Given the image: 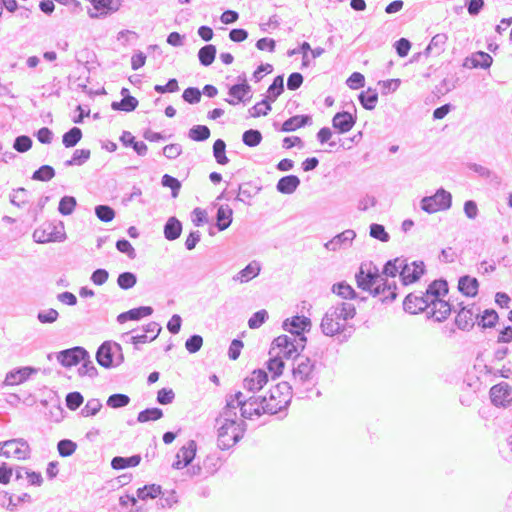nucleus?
<instances>
[{"instance_id":"nucleus-1","label":"nucleus","mask_w":512,"mask_h":512,"mask_svg":"<svg viewBox=\"0 0 512 512\" xmlns=\"http://www.w3.org/2000/svg\"><path fill=\"white\" fill-rule=\"evenodd\" d=\"M282 327L291 335H280L275 338L269 352L275 349H279V352H302L307 342L304 333L310 330L311 320L305 316L296 315L286 319Z\"/></svg>"},{"instance_id":"nucleus-2","label":"nucleus","mask_w":512,"mask_h":512,"mask_svg":"<svg viewBox=\"0 0 512 512\" xmlns=\"http://www.w3.org/2000/svg\"><path fill=\"white\" fill-rule=\"evenodd\" d=\"M292 399V387L288 382H280L269 391V398L262 397V410L274 415L288 408Z\"/></svg>"},{"instance_id":"nucleus-3","label":"nucleus","mask_w":512,"mask_h":512,"mask_svg":"<svg viewBox=\"0 0 512 512\" xmlns=\"http://www.w3.org/2000/svg\"><path fill=\"white\" fill-rule=\"evenodd\" d=\"M319 367L320 365L307 356V354H295L293 358V376L302 383L310 382L315 384Z\"/></svg>"},{"instance_id":"nucleus-4","label":"nucleus","mask_w":512,"mask_h":512,"mask_svg":"<svg viewBox=\"0 0 512 512\" xmlns=\"http://www.w3.org/2000/svg\"><path fill=\"white\" fill-rule=\"evenodd\" d=\"M452 205V195L443 188H439L434 195L421 199V209L429 214L441 210H448Z\"/></svg>"},{"instance_id":"nucleus-5","label":"nucleus","mask_w":512,"mask_h":512,"mask_svg":"<svg viewBox=\"0 0 512 512\" xmlns=\"http://www.w3.org/2000/svg\"><path fill=\"white\" fill-rule=\"evenodd\" d=\"M321 329L326 336L338 335L339 341H343L350 336L353 328L335 320L332 312H326L321 322Z\"/></svg>"},{"instance_id":"nucleus-6","label":"nucleus","mask_w":512,"mask_h":512,"mask_svg":"<svg viewBox=\"0 0 512 512\" xmlns=\"http://www.w3.org/2000/svg\"><path fill=\"white\" fill-rule=\"evenodd\" d=\"M459 311L455 318V324L461 330H470L474 327V319H478L480 308L475 304L464 306L463 303L457 304Z\"/></svg>"},{"instance_id":"nucleus-7","label":"nucleus","mask_w":512,"mask_h":512,"mask_svg":"<svg viewBox=\"0 0 512 512\" xmlns=\"http://www.w3.org/2000/svg\"><path fill=\"white\" fill-rule=\"evenodd\" d=\"M5 450L1 449V456L9 458L11 456L17 459H27L30 456V448L23 438L11 439L3 442Z\"/></svg>"},{"instance_id":"nucleus-8","label":"nucleus","mask_w":512,"mask_h":512,"mask_svg":"<svg viewBox=\"0 0 512 512\" xmlns=\"http://www.w3.org/2000/svg\"><path fill=\"white\" fill-rule=\"evenodd\" d=\"M489 395L494 406L505 408L512 403V387L506 382L492 386Z\"/></svg>"},{"instance_id":"nucleus-9","label":"nucleus","mask_w":512,"mask_h":512,"mask_svg":"<svg viewBox=\"0 0 512 512\" xmlns=\"http://www.w3.org/2000/svg\"><path fill=\"white\" fill-rule=\"evenodd\" d=\"M197 451V443L194 440H189L184 446H182L175 456V461L172 463V468L176 470H181L187 466H189L195 456Z\"/></svg>"},{"instance_id":"nucleus-10","label":"nucleus","mask_w":512,"mask_h":512,"mask_svg":"<svg viewBox=\"0 0 512 512\" xmlns=\"http://www.w3.org/2000/svg\"><path fill=\"white\" fill-rule=\"evenodd\" d=\"M33 239L37 243L61 242L65 239V233L57 230V226L48 223L33 232Z\"/></svg>"},{"instance_id":"nucleus-11","label":"nucleus","mask_w":512,"mask_h":512,"mask_svg":"<svg viewBox=\"0 0 512 512\" xmlns=\"http://www.w3.org/2000/svg\"><path fill=\"white\" fill-rule=\"evenodd\" d=\"M424 272L425 265L423 261H412L408 263V260L405 259L401 271L402 283L404 285L414 283L420 279Z\"/></svg>"},{"instance_id":"nucleus-12","label":"nucleus","mask_w":512,"mask_h":512,"mask_svg":"<svg viewBox=\"0 0 512 512\" xmlns=\"http://www.w3.org/2000/svg\"><path fill=\"white\" fill-rule=\"evenodd\" d=\"M431 300L426 299L424 292L410 293L403 302V308L410 314H417L424 310H428Z\"/></svg>"},{"instance_id":"nucleus-13","label":"nucleus","mask_w":512,"mask_h":512,"mask_svg":"<svg viewBox=\"0 0 512 512\" xmlns=\"http://www.w3.org/2000/svg\"><path fill=\"white\" fill-rule=\"evenodd\" d=\"M38 372L37 368L32 366H23L17 367L10 370L4 379V386H15L24 383L27 381L32 375Z\"/></svg>"},{"instance_id":"nucleus-14","label":"nucleus","mask_w":512,"mask_h":512,"mask_svg":"<svg viewBox=\"0 0 512 512\" xmlns=\"http://www.w3.org/2000/svg\"><path fill=\"white\" fill-rule=\"evenodd\" d=\"M397 286L396 283L389 282L387 278L384 277L383 281L377 282V284L372 287L369 292L373 296H382V302H392L397 297Z\"/></svg>"},{"instance_id":"nucleus-15","label":"nucleus","mask_w":512,"mask_h":512,"mask_svg":"<svg viewBox=\"0 0 512 512\" xmlns=\"http://www.w3.org/2000/svg\"><path fill=\"white\" fill-rule=\"evenodd\" d=\"M356 237V233L352 229H347L324 244V247L329 251H337L340 249L348 248L352 245L353 240Z\"/></svg>"},{"instance_id":"nucleus-16","label":"nucleus","mask_w":512,"mask_h":512,"mask_svg":"<svg viewBox=\"0 0 512 512\" xmlns=\"http://www.w3.org/2000/svg\"><path fill=\"white\" fill-rule=\"evenodd\" d=\"M356 282L357 286L365 291H369L374 287L377 282L383 281L384 277L378 273V270L375 269L372 271H364L363 265L360 266L359 271L356 273Z\"/></svg>"},{"instance_id":"nucleus-17","label":"nucleus","mask_w":512,"mask_h":512,"mask_svg":"<svg viewBox=\"0 0 512 512\" xmlns=\"http://www.w3.org/2000/svg\"><path fill=\"white\" fill-rule=\"evenodd\" d=\"M493 63V58L490 54L484 51H477L472 53V55L466 57L463 61L462 66L468 69H488Z\"/></svg>"},{"instance_id":"nucleus-18","label":"nucleus","mask_w":512,"mask_h":512,"mask_svg":"<svg viewBox=\"0 0 512 512\" xmlns=\"http://www.w3.org/2000/svg\"><path fill=\"white\" fill-rule=\"evenodd\" d=\"M356 115H352L348 111L338 112L332 118L333 128L340 134L349 132L355 125Z\"/></svg>"},{"instance_id":"nucleus-19","label":"nucleus","mask_w":512,"mask_h":512,"mask_svg":"<svg viewBox=\"0 0 512 512\" xmlns=\"http://www.w3.org/2000/svg\"><path fill=\"white\" fill-rule=\"evenodd\" d=\"M268 382V374L263 369L254 370L243 381V387L249 392H257Z\"/></svg>"},{"instance_id":"nucleus-20","label":"nucleus","mask_w":512,"mask_h":512,"mask_svg":"<svg viewBox=\"0 0 512 512\" xmlns=\"http://www.w3.org/2000/svg\"><path fill=\"white\" fill-rule=\"evenodd\" d=\"M93 8L98 13H92L89 11V16L91 18L105 17L110 15L116 11H118L120 7L119 1L114 0H89Z\"/></svg>"},{"instance_id":"nucleus-21","label":"nucleus","mask_w":512,"mask_h":512,"mask_svg":"<svg viewBox=\"0 0 512 512\" xmlns=\"http://www.w3.org/2000/svg\"><path fill=\"white\" fill-rule=\"evenodd\" d=\"M228 94L233 98L225 100L230 105H236L240 101H249L252 98L251 86L248 83L234 84L229 88Z\"/></svg>"},{"instance_id":"nucleus-22","label":"nucleus","mask_w":512,"mask_h":512,"mask_svg":"<svg viewBox=\"0 0 512 512\" xmlns=\"http://www.w3.org/2000/svg\"><path fill=\"white\" fill-rule=\"evenodd\" d=\"M428 317H433L436 321L441 322L445 320L452 311V305L442 299H436L429 304Z\"/></svg>"},{"instance_id":"nucleus-23","label":"nucleus","mask_w":512,"mask_h":512,"mask_svg":"<svg viewBox=\"0 0 512 512\" xmlns=\"http://www.w3.org/2000/svg\"><path fill=\"white\" fill-rule=\"evenodd\" d=\"M327 312H332L333 318L339 322L346 323L356 315L355 306L351 303L340 302L330 307Z\"/></svg>"},{"instance_id":"nucleus-24","label":"nucleus","mask_w":512,"mask_h":512,"mask_svg":"<svg viewBox=\"0 0 512 512\" xmlns=\"http://www.w3.org/2000/svg\"><path fill=\"white\" fill-rule=\"evenodd\" d=\"M235 441V431L228 424H221L218 428L217 444L221 450H227L237 444Z\"/></svg>"},{"instance_id":"nucleus-25","label":"nucleus","mask_w":512,"mask_h":512,"mask_svg":"<svg viewBox=\"0 0 512 512\" xmlns=\"http://www.w3.org/2000/svg\"><path fill=\"white\" fill-rule=\"evenodd\" d=\"M448 41V36L445 33H438L434 35L428 44V46L424 50L425 56L435 55L439 56L446 49V44Z\"/></svg>"},{"instance_id":"nucleus-26","label":"nucleus","mask_w":512,"mask_h":512,"mask_svg":"<svg viewBox=\"0 0 512 512\" xmlns=\"http://www.w3.org/2000/svg\"><path fill=\"white\" fill-rule=\"evenodd\" d=\"M120 339L123 343L133 344L134 345L133 348L135 350L141 349L140 344H144V343L152 341V340H150V336L148 334L144 333L142 330H137V329L123 333L121 335Z\"/></svg>"},{"instance_id":"nucleus-27","label":"nucleus","mask_w":512,"mask_h":512,"mask_svg":"<svg viewBox=\"0 0 512 512\" xmlns=\"http://www.w3.org/2000/svg\"><path fill=\"white\" fill-rule=\"evenodd\" d=\"M153 313V308L150 306H140L130 309L126 312L120 313L117 316V321L122 324L129 320H140L143 317L150 316Z\"/></svg>"},{"instance_id":"nucleus-28","label":"nucleus","mask_w":512,"mask_h":512,"mask_svg":"<svg viewBox=\"0 0 512 512\" xmlns=\"http://www.w3.org/2000/svg\"><path fill=\"white\" fill-rule=\"evenodd\" d=\"M448 283L444 279L434 280L430 283L424 292L426 299L428 300H436L441 299L440 297L446 295L448 293Z\"/></svg>"},{"instance_id":"nucleus-29","label":"nucleus","mask_w":512,"mask_h":512,"mask_svg":"<svg viewBox=\"0 0 512 512\" xmlns=\"http://www.w3.org/2000/svg\"><path fill=\"white\" fill-rule=\"evenodd\" d=\"M23 502H31V496L28 493L14 496L8 492H3L0 495V505L6 507L9 511H15L17 506Z\"/></svg>"},{"instance_id":"nucleus-30","label":"nucleus","mask_w":512,"mask_h":512,"mask_svg":"<svg viewBox=\"0 0 512 512\" xmlns=\"http://www.w3.org/2000/svg\"><path fill=\"white\" fill-rule=\"evenodd\" d=\"M479 282L475 277L469 275L461 276L458 280V290L465 296L474 297L477 295Z\"/></svg>"},{"instance_id":"nucleus-31","label":"nucleus","mask_w":512,"mask_h":512,"mask_svg":"<svg viewBox=\"0 0 512 512\" xmlns=\"http://www.w3.org/2000/svg\"><path fill=\"white\" fill-rule=\"evenodd\" d=\"M261 265L258 261H251L245 268L240 270L234 277V281L246 283L260 274Z\"/></svg>"},{"instance_id":"nucleus-32","label":"nucleus","mask_w":512,"mask_h":512,"mask_svg":"<svg viewBox=\"0 0 512 512\" xmlns=\"http://www.w3.org/2000/svg\"><path fill=\"white\" fill-rule=\"evenodd\" d=\"M300 183L299 177L291 174L281 177L276 184V189L281 194H292L297 190Z\"/></svg>"},{"instance_id":"nucleus-33","label":"nucleus","mask_w":512,"mask_h":512,"mask_svg":"<svg viewBox=\"0 0 512 512\" xmlns=\"http://www.w3.org/2000/svg\"><path fill=\"white\" fill-rule=\"evenodd\" d=\"M120 141L125 147H132L139 156H145L147 154V145L143 141H137L129 131L122 132Z\"/></svg>"},{"instance_id":"nucleus-34","label":"nucleus","mask_w":512,"mask_h":512,"mask_svg":"<svg viewBox=\"0 0 512 512\" xmlns=\"http://www.w3.org/2000/svg\"><path fill=\"white\" fill-rule=\"evenodd\" d=\"M311 123L312 118L310 115H295L284 121L280 130L282 132H291L306 125H310Z\"/></svg>"},{"instance_id":"nucleus-35","label":"nucleus","mask_w":512,"mask_h":512,"mask_svg":"<svg viewBox=\"0 0 512 512\" xmlns=\"http://www.w3.org/2000/svg\"><path fill=\"white\" fill-rule=\"evenodd\" d=\"M248 398H245L243 393L238 391L234 395H230L227 400H234V404L236 408H240L241 416L245 419H251L254 414H259V408H247V405L245 404L246 400Z\"/></svg>"},{"instance_id":"nucleus-36","label":"nucleus","mask_w":512,"mask_h":512,"mask_svg":"<svg viewBox=\"0 0 512 512\" xmlns=\"http://www.w3.org/2000/svg\"><path fill=\"white\" fill-rule=\"evenodd\" d=\"M233 210L228 205H221L216 213V227L219 231L226 230L232 223Z\"/></svg>"},{"instance_id":"nucleus-37","label":"nucleus","mask_w":512,"mask_h":512,"mask_svg":"<svg viewBox=\"0 0 512 512\" xmlns=\"http://www.w3.org/2000/svg\"><path fill=\"white\" fill-rule=\"evenodd\" d=\"M164 237L169 241L178 239L182 232V223L176 217H170L164 225Z\"/></svg>"},{"instance_id":"nucleus-38","label":"nucleus","mask_w":512,"mask_h":512,"mask_svg":"<svg viewBox=\"0 0 512 512\" xmlns=\"http://www.w3.org/2000/svg\"><path fill=\"white\" fill-rule=\"evenodd\" d=\"M140 462L141 456L139 454L130 457L115 456L111 460V467L115 470H122L129 467H136Z\"/></svg>"},{"instance_id":"nucleus-39","label":"nucleus","mask_w":512,"mask_h":512,"mask_svg":"<svg viewBox=\"0 0 512 512\" xmlns=\"http://www.w3.org/2000/svg\"><path fill=\"white\" fill-rule=\"evenodd\" d=\"M97 363L106 368L119 366L124 362V354H95Z\"/></svg>"},{"instance_id":"nucleus-40","label":"nucleus","mask_w":512,"mask_h":512,"mask_svg":"<svg viewBox=\"0 0 512 512\" xmlns=\"http://www.w3.org/2000/svg\"><path fill=\"white\" fill-rule=\"evenodd\" d=\"M358 100L364 109L373 110L378 102V93L375 89L368 88L366 91L360 92Z\"/></svg>"},{"instance_id":"nucleus-41","label":"nucleus","mask_w":512,"mask_h":512,"mask_svg":"<svg viewBox=\"0 0 512 512\" xmlns=\"http://www.w3.org/2000/svg\"><path fill=\"white\" fill-rule=\"evenodd\" d=\"M284 92V75H278L274 78L272 84L268 87L267 97L269 102H274Z\"/></svg>"},{"instance_id":"nucleus-42","label":"nucleus","mask_w":512,"mask_h":512,"mask_svg":"<svg viewBox=\"0 0 512 512\" xmlns=\"http://www.w3.org/2000/svg\"><path fill=\"white\" fill-rule=\"evenodd\" d=\"M404 261L405 258H395L393 260L387 261L383 267L382 276L392 278H394L397 274L401 276Z\"/></svg>"},{"instance_id":"nucleus-43","label":"nucleus","mask_w":512,"mask_h":512,"mask_svg":"<svg viewBox=\"0 0 512 512\" xmlns=\"http://www.w3.org/2000/svg\"><path fill=\"white\" fill-rule=\"evenodd\" d=\"M163 410L158 407L146 408L137 415V422L146 423L149 421H157L163 417Z\"/></svg>"},{"instance_id":"nucleus-44","label":"nucleus","mask_w":512,"mask_h":512,"mask_svg":"<svg viewBox=\"0 0 512 512\" xmlns=\"http://www.w3.org/2000/svg\"><path fill=\"white\" fill-rule=\"evenodd\" d=\"M216 47L212 44H208L200 48L198 51V58L203 66H210L216 57Z\"/></svg>"},{"instance_id":"nucleus-45","label":"nucleus","mask_w":512,"mask_h":512,"mask_svg":"<svg viewBox=\"0 0 512 512\" xmlns=\"http://www.w3.org/2000/svg\"><path fill=\"white\" fill-rule=\"evenodd\" d=\"M499 316L494 309H486L483 313L478 317V325L481 328H492L496 325Z\"/></svg>"},{"instance_id":"nucleus-46","label":"nucleus","mask_w":512,"mask_h":512,"mask_svg":"<svg viewBox=\"0 0 512 512\" xmlns=\"http://www.w3.org/2000/svg\"><path fill=\"white\" fill-rule=\"evenodd\" d=\"M162 493V488L157 484L145 485L136 491L137 497L141 500L154 499Z\"/></svg>"},{"instance_id":"nucleus-47","label":"nucleus","mask_w":512,"mask_h":512,"mask_svg":"<svg viewBox=\"0 0 512 512\" xmlns=\"http://www.w3.org/2000/svg\"><path fill=\"white\" fill-rule=\"evenodd\" d=\"M138 106V100L133 96H125V98H122L121 101H114L111 104V108L114 111H125V112H132L134 111Z\"/></svg>"},{"instance_id":"nucleus-48","label":"nucleus","mask_w":512,"mask_h":512,"mask_svg":"<svg viewBox=\"0 0 512 512\" xmlns=\"http://www.w3.org/2000/svg\"><path fill=\"white\" fill-rule=\"evenodd\" d=\"M211 135V131L206 125H194L189 129L188 137L196 142L206 141Z\"/></svg>"},{"instance_id":"nucleus-49","label":"nucleus","mask_w":512,"mask_h":512,"mask_svg":"<svg viewBox=\"0 0 512 512\" xmlns=\"http://www.w3.org/2000/svg\"><path fill=\"white\" fill-rule=\"evenodd\" d=\"M82 138V131L78 127H72L62 136V143L66 148H72L78 144Z\"/></svg>"},{"instance_id":"nucleus-50","label":"nucleus","mask_w":512,"mask_h":512,"mask_svg":"<svg viewBox=\"0 0 512 512\" xmlns=\"http://www.w3.org/2000/svg\"><path fill=\"white\" fill-rule=\"evenodd\" d=\"M77 206V201L74 196H63L58 205V211L63 216L71 215Z\"/></svg>"},{"instance_id":"nucleus-51","label":"nucleus","mask_w":512,"mask_h":512,"mask_svg":"<svg viewBox=\"0 0 512 512\" xmlns=\"http://www.w3.org/2000/svg\"><path fill=\"white\" fill-rule=\"evenodd\" d=\"M213 156L220 165H226L229 162L226 156V143L222 139H217L213 144Z\"/></svg>"},{"instance_id":"nucleus-52","label":"nucleus","mask_w":512,"mask_h":512,"mask_svg":"<svg viewBox=\"0 0 512 512\" xmlns=\"http://www.w3.org/2000/svg\"><path fill=\"white\" fill-rule=\"evenodd\" d=\"M332 291L344 299H355L357 297L356 291L346 282L334 284Z\"/></svg>"},{"instance_id":"nucleus-53","label":"nucleus","mask_w":512,"mask_h":512,"mask_svg":"<svg viewBox=\"0 0 512 512\" xmlns=\"http://www.w3.org/2000/svg\"><path fill=\"white\" fill-rule=\"evenodd\" d=\"M90 154L91 153L89 149H77L74 151L72 158L64 162V165L66 167L73 165H83L89 160Z\"/></svg>"},{"instance_id":"nucleus-54","label":"nucleus","mask_w":512,"mask_h":512,"mask_svg":"<svg viewBox=\"0 0 512 512\" xmlns=\"http://www.w3.org/2000/svg\"><path fill=\"white\" fill-rule=\"evenodd\" d=\"M262 139V133L257 129H248L242 134V141L248 147L258 146Z\"/></svg>"},{"instance_id":"nucleus-55","label":"nucleus","mask_w":512,"mask_h":512,"mask_svg":"<svg viewBox=\"0 0 512 512\" xmlns=\"http://www.w3.org/2000/svg\"><path fill=\"white\" fill-rule=\"evenodd\" d=\"M83 357L81 361V366L78 368V373L80 376H89L91 378L97 376L98 372L93 362L89 358V354H80Z\"/></svg>"},{"instance_id":"nucleus-56","label":"nucleus","mask_w":512,"mask_h":512,"mask_svg":"<svg viewBox=\"0 0 512 512\" xmlns=\"http://www.w3.org/2000/svg\"><path fill=\"white\" fill-rule=\"evenodd\" d=\"M55 176V169L50 165H42L32 174V179L47 182Z\"/></svg>"},{"instance_id":"nucleus-57","label":"nucleus","mask_w":512,"mask_h":512,"mask_svg":"<svg viewBox=\"0 0 512 512\" xmlns=\"http://www.w3.org/2000/svg\"><path fill=\"white\" fill-rule=\"evenodd\" d=\"M236 406L234 404V400H226V406L223 408L221 413V417L224 418V422L222 424H228L233 426L236 422Z\"/></svg>"},{"instance_id":"nucleus-58","label":"nucleus","mask_w":512,"mask_h":512,"mask_svg":"<svg viewBox=\"0 0 512 512\" xmlns=\"http://www.w3.org/2000/svg\"><path fill=\"white\" fill-rule=\"evenodd\" d=\"M137 283V276L133 272H122L118 275L117 284L123 290L133 288Z\"/></svg>"},{"instance_id":"nucleus-59","label":"nucleus","mask_w":512,"mask_h":512,"mask_svg":"<svg viewBox=\"0 0 512 512\" xmlns=\"http://www.w3.org/2000/svg\"><path fill=\"white\" fill-rule=\"evenodd\" d=\"M130 403V397L126 394L115 393L108 397L107 406L113 409L123 408Z\"/></svg>"},{"instance_id":"nucleus-60","label":"nucleus","mask_w":512,"mask_h":512,"mask_svg":"<svg viewBox=\"0 0 512 512\" xmlns=\"http://www.w3.org/2000/svg\"><path fill=\"white\" fill-rule=\"evenodd\" d=\"M102 408V403L97 398H92L87 401L85 406L81 409L80 415L83 417L95 416Z\"/></svg>"},{"instance_id":"nucleus-61","label":"nucleus","mask_w":512,"mask_h":512,"mask_svg":"<svg viewBox=\"0 0 512 512\" xmlns=\"http://www.w3.org/2000/svg\"><path fill=\"white\" fill-rule=\"evenodd\" d=\"M266 366L269 372L272 374V377L276 378L282 374L284 361L280 357V354H276L275 357H272L267 361Z\"/></svg>"},{"instance_id":"nucleus-62","label":"nucleus","mask_w":512,"mask_h":512,"mask_svg":"<svg viewBox=\"0 0 512 512\" xmlns=\"http://www.w3.org/2000/svg\"><path fill=\"white\" fill-rule=\"evenodd\" d=\"M271 103L268 99H263L262 101L255 104L253 107H251L248 112L251 117H259V116H266L271 111Z\"/></svg>"},{"instance_id":"nucleus-63","label":"nucleus","mask_w":512,"mask_h":512,"mask_svg":"<svg viewBox=\"0 0 512 512\" xmlns=\"http://www.w3.org/2000/svg\"><path fill=\"white\" fill-rule=\"evenodd\" d=\"M77 449V444L70 439H62L57 443V450L61 457L71 456Z\"/></svg>"},{"instance_id":"nucleus-64","label":"nucleus","mask_w":512,"mask_h":512,"mask_svg":"<svg viewBox=\"0 0 512 512\" xmlns=\"http://www.w3.org/2000/svg\"><path fill=\"white\" fill-rule=\"evenodd\" d=\"M65 402L68 409L75 411L83 404L84 397L78 391L69 392L66 395Z\"/></svg>"}]
</instances>
